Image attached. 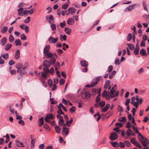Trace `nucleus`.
<instances>
[{"label": "nucleus", "instance_id": "f257e3e1", "mask_svg": "<svg viewBox=\"0 0 149 149\" xmlns=\"http://www.w3.org/2000/svg\"><path fill=\"white\" fill-rule=\"evenodd\" d=\"M102 78V77L101 76L97 77L93 80L91 84H87L85 86L88 87L94 86L97 84L98 81L101 80Z\"/></svg>", "mask_w": 149, "mask_h": 149}, {"label": "nucleus", "instance_id": "f03ea898", "mask_svg": "<svg viewBox=\"0 0 149 149\" xmlns=\"http://www.w3.org/2000/svg\"><path fill=\"white\" fill-rule=\"evenodd\" d=\"M139 142L141 143L142 145L144 147L146 146L149 143L148 139L144 137H142L141 139H139Z\"/></svg>", "mask_w": 149, "mask_h": 149}, {"label": "nucleus", "instance_id": "7ed1b4c3", "mask_svg": "<svg viewBox=\"0 0 149 149\" xmlns=\"http://www.w3.org/2000/svg\"><path fill=\"white\" fill-rule=\"evenodd\" d=\"M116 92V90L113 89V87H112L111 90L110 91V95L111 98H113L114 96L117 97L118 95L119 91L116 92L115 95L114 94V93Z\"/></svg>", "mask_w": 149, "mask_h": 149}, {"label": "nucleus", "instance_id": "20e7f679", "mask_svg": "<svg viewBox=\"0 0 149 149\" xmlns=\"http://www.w3.org/2000/svg\"><path fill=\"white\" fill-rule=\"evenodd\" d=\"M76 10L73 7H70L68 9V13H66V14L67 15H68L70 13L72 15H73L76 12Z\"/></svg>", "mask_w": 149, "mask_h": 149}, {"label": "nucleus", "instance_id": "39448f33", "mask_svg": "<svg viewBox=\"0 0 149 149\" xmlns=\"http://www.w3.org/2000/svg\"><path fill=\"white\" fill-rule=\"evenodd\" d=\"M91 96V94L88 91L83 93L81 95L82 97L84 99H87L89 98Z\"/></svg>", "mask_w": 149, "mask_h": 149}, {"label": "nucleus", "instance_id": "423d86ee", "mask_svg": "<svg viewBox=\"0 0 149 149\" xmlns=\"http://www.w3.org/2000/svg\"><path fill=\"white\" fill-rule=\"evenodd\" d=\"M58 40V38H54L53 37L50 36L48 39L49 42V43H54L57 42Z\"/></svg>", "mask_w": 149, "mask_h": 149}, {"label": "nucleus", "instance_id": "0eeeda50", "mask_svg": "<svg viewBox=\"0 0 149 149\" xmlns=\"http://www.w3.org/2000/svg\"><path fill=\"white\" fill-rule=\"evenodd\" d=\"M118 138V136L115 132H114L110 134V139L111 140H114Z\"/></svg>", "mask_w": 149, "mask_h": 149}, {"label": "nucleus", "instance_id": "6e6552de", "mask_svg": "<svg viewBox=\"0 0 149 149\" xmlns=\"http://www.w3.org/2000/svg\"><path fill=\"white\" fill-rule=\"evenodd\" d=\"M139 98L138 97V96H136V102H134L133 103H131L132 104L134 105L136 107V108H137L138 107V103H139L141 104V102L143 100L141 98L140 99V102L139 101Z\"/></svg>", "mask_w": 149, "mask_h": 149}, {"label": "nucleus", "instance_id": "1a4fd4ad", "mask_svg": "<svg viewBox=\"0 0 149 149\" xmlns=\"http://www.w3.org/2000/svg\"><path fill=\"white\" fill-rule=\"evenodd\" d=\"M51 65L50 62L48 60H45L43 61V65L46 68L49 67Z\"/></svg>", "mask_w": 149, "mask_h": 149}, {"label": "nucleus", "instance_id": "9d476101", "mask_svg": "<svg viewBox=\"0 0 149 149\" xmlns=\"http://www.w3.org/2000/svg\"><path fill=\"white\" fill-rule=\"evenodd\" d=\"M15 143L16 145L18 147H25V146H24L23 143L20 142L18 140H15Z\"/></svg>", "mask_w": 149, "mask_h": 149}, {"label": "nucleus", "instance_id": "9b49d317", "mask_svg": "<svg viewBox=\"0 0 149 149\" xmlns=\"http://www.w3.org/2000/svg\"><path fill=\"white\" fill-rule=\"evenodd\" d=\"M54 54L51 53L50 52L45 53V56L47 59H49L51 58L53 56Z\"/></svg>", "mask_w": 149, "mask_h": 149}, {"label": "nucleus", "instance_id": "f8f14e48", "mask_svg": "<svg viewBox=\"0 0 149 149\" xmlns=\"http://www.w3.org/2000/svg\"><path fill=\"white\" fill-rule=\"evenodd\" d=\"M69 129L68 127H65L63 128L62 131V134L63 135L67 136L69 132Z\"/></svg>", "mask_w": 149, "mask_h": 149}, {"label": "nucleus", "instance_id": "ddd939ff", "mask_svg": "<svg viewBox=\"0 0 149 149\" xmlns=\"http://www.w3.org/2000/svg\"><path fill=\"white\" fill-rule=\"evenodd\" d=\"M74 22V19L72 18H69L67 21V23L69 25H73Z\"/></svg>", "mask_w": 149, "mask_h": 149}, {"label": "nucleus", "instance_id": "4468645a", "mask_svg": "<svg viewBox=\"0 0 149 149\" xmlns=\"http://www.w3.org/2000/svg\"><path fill=\"white\" fill-rule=\"evenodd\" d=\"M139 46L138 45V43H137L136 45L134 51V54L136 55H138L139 54Z\"/></svg>", "mask_w": 149, "mask_h": 149}, {"label": "nucleus", "instance_id": "2eb2a0df", "mask_svg": "<svg viewBox=\"0 0 149 149\" xmlns=\"http://www.w3.org/2000/svg\"><path fill=\"white\" fill-rule=\"evenodd\" d=\"M26 67H25L22 68V69L20 70V71H19V72H17L19 73L21 75L22 74H24L26 72Z\"/></svg>", "mask_w": 149, "mask_h": 149}, {"label": "nucleus", "instance_id": "dca6fc26", "mask_svg": "<svg viewBox=\"0 0 149 149\" xmlns=\"http://www.w3.org/2000/svg\"><path fill=\"white\" fill-rule=\"evenodd\" d=\"M80 63L81 65L84 67H87L88 64V62L85 60H81Z\"/></svg>", "mask_w": 149, "mask_h": 149}, {"label": "nucleus", "instance_id": "f3484780", "mask_svg": "<svg viewBox=\"0 0 149 149\" xmlns=\"http://www.w3.org/2000/svg\"><path fill=\"white\" fill-rule=\"evenodd\" d=\"M107 92L105 90H104L103 92H102L101 96L103 97H106V98H108V99H109V91H108V96H107Z\"/></svg>", "mask_w": 149, "mask_h": 149}, {"label": "nucleus", "instance_id": "a211bd4d", "mask_svg": "<svg viewBox=\"0 0 149 149\" xmlns=\"http://www.w3.org/2000/svg\"><path fill=\"white\" fill-rule=\"evenodd\" d=\"M110 104H107L106 106L101 110V112H105L109 108Z\"/></svg>", "mask_w": 149, "mask_h": 149}, {"label": "nucleus", "instance_id": "6ab92c4d", "mask_svg": "<svg viewBox=\"0 0 149 149\" xmlns=\"http://www.w3.org/2000/svg\"><path fill=\"white\" fill-rule=\"evenodd\" d=\"M50 49V46L49 45H47L46 46L44 49L43 50V53L45 54L49 52V50Z\"/></svg>", "mask_w": 149, "mask_h": 149}, {"label": "nucleus", "instance_id": "aec40b11", "mask_svg": "<svg viewBox=\"0 0 149 149\" xmlns=\"http://www.w3.org/2000/svg\"><path fill=\"white\" fill-rule=\"evenodd\" d=\"M20 56V51L19 49H17L16 50L15 52V58L16 59H19Z\"/></svg>", "mask_w": 149, "mask_h": 149}, {"label": "nucleus", "instance_id": "412c9836", "mask_svg": "<svg viewBox=\"0 0 149 149\" xmlns=\"http://www.w3.org/2000/svg\"><path fill=\"white\" fill-rule=\"evenodd\" d=\"M100 91L101 89L100 88L98 92V95L97 96L95 99V101L96 103H98L100 100Z\"/></svg>", "mask_w": 149, "mask_h": 149}, {"label": "nucleus", "instance_id": "4be33fe9", "mask_svg": "<svg viewBox=\"0 0 149 149\" xmlns=\"http://www.w3.org/2000/svg\"><path fill=\"white\" fill-rule=\"evenodd\" d=\"M6 41L7 38L6 37H4L1 40L0 44L3 46L6 43Z\"/></svg>", "mask_w": 149, "mask_h": 149}, {"label": "nucleus", "instance_id": "5701e85b", "mask_svg": "<svg viewBox=\"0 0 149 149\" xmlns=\"http://www.w3.org/2000/svg\"><path fill=\"white\" fill-rule=\"evenodd\" d=\"M49 19L48 20V22L51 24L54 22V20L53 16L52 15H50L49 16Z\"/></svg>", "mask_w": 149, "mask_h": 149}, {"label": "nucleus", "instance_id": "b1692460", "mask_svg": "<svg viewBox=\"0 0 149 149\" xmlns=\"http://www.w3.org/2000/svg\"><path fill=\"white\" fill-rule=\"evenodd\" d=\"M23 8H20L18 9L17 10L18 15L20 16H23L24 15L23 12Z\"/></svg>", "mask_w": 149, "mask_h": 149}, {"label": "nucleus", "instance_id": "393cba45", "mask_svg": "<svg viewBox=\"0 0 149 149\" xmlns=\"http://www.w3.org/2000/svg\"><path fill=\"white\" fill-rule=\"evenodd\" d=\"M38 125L40 126H42L44 124V119L43 117H42L39 118L38 120Z\"/></svg>", "mask_w": 149, "mask_h": 149}, {"label": "nucleus", "instance_id": "a878e982", "mask_svg": "<svg viewBox=\"0 0 149 149\" xmlns=\"http://www.w3.org/2000/svg\"><path fill=\"white\" fill-rule=\"evenodd\" d=\"M16 68L17 69V72H19L20 70L22 68V64L21 63H18L16 65Z\"/></svg>", "mask_w": 149, "mask_h": 149}, {"label": "nucleus", "instance_id": "bb28decb", "mask_svg": "<svg viewBox=\"0 0 149 149\" xmlns=\"http://www.w3.org/2000/svg\"><path fill=\"white\" fill-rule=\"evenodd\" d=\"M56 61V58L54 56L51 58L49 62L51 65H54Z\"/></svg>", "mask_w": 149, "mask_h": 149}, {"label": "nucleus", "instance_id": "cd10ccee", "mask_svg": "<svg viewBox=\"0 0 149 149\" xmlns=\"http://www.w3.org/2000/svg\"><path fill=\"white\" fill-rule=\"evenodd\" d=\"M111 83V81L109 80H108L107 81L105 84V85L104 87V89H107L109 85Z\"/></svg>", "mask_w": 149, "mask_h": 149}, {"label": "nucleus", "instance_id": "c85d7f7f", "mask_svg": "<svg viewBox=\"0 0 149 149\" xmlns=\"http://www.w3.org/2000/svg\"><path fill=\"white\" fill-rule=\"evenodd\" d=\"M45 117L52 120L54 118V116L52 113H49L46 115Z\"/></svg>", "mask_w": 149, "mask_h": 149}, {"label": "nucleus", "instance_id": "c756f323", "mask_svg": "<svg viewBox=\"0 0 149 149\" xmlns=\"http://www.w3.org/2000/svg\"><path fill=\"white\" fill-rule=\"evenodd\" d=\"M8 28L6 26L3 27L1 30V33L2 34L5 33L8 30Z\"/></svg>", "mask_w": 149, "mask_h": 149}, {"label": "nucleus", "instance_id": "7c9ffc66", "mask_svg": "<svg viewBox=\"0 0 149 149\" xmlns=\"http://www.w3.org/2000/svg\"><path fill=\"white\" fill-rule=\"evenodd\" d=\"M99 89L98 88H93L92 90V93L93 95H95L97 93H98Z\"/></svg>", "mask_w": 149, "mask_h": 149}, {"label": "nucleus", "instance_id": "2f4dec72", "mask_svg": "<svg viewBox=\"0 0 149 149\" xmlns=\"http://www.w3.org/2000/svg\"><path fill=\"white\" fill-rule=\"evenodd\" d=\"M64 30L66 33L69 35L70 34L71 32V30L70 29L68 28L65 27V28Z\"/></svg>", "mask_w": 149, "mask_h": 149}, {"label": "nucleus", "instance_id": "473e14b6", "mask_svg": "<svg viewBox=\"0 0 149 149\" xmlns=\"http://www.w3.org/2000/svg\"><path fill=\"white\" fill-rule=\"evenodd\" d=\"M140 54L142 55L143 56L146 55H147V54H146L145 49H141L140 51Z\"/></svg>", "mask_w": 149, "mask_h": 149}, {"label": "nucleus", "instance_id": "72a5a7b5", "mask_svg": "<svg viewBox=\"0 0 149 149\" xmlns=\"http://www.w3.org/2000/svg\"><path fill=\"white\" fill-rule=\"evenodd\" d=\"M12 46V45L10 44H7L5 46V49L6 51H8L11 47Z\"/></svg>", "mask_w": 149, "mask_h": 149}, {"label": "nucleus", "instance_id": "f704fd0d", "mask_svg": "<svg viewBox=\"0 0 149 149\" xmlns=\"http://www.w3.org/2000/svg\"><path fill=\"white\" fill-rule=\"evenodd\" d=\"M120 122H125L126 121V118L125 117L120 118L118 120Z\"/></svg>", "mask_w": 149, "mask_h": 149}, {"label": "nucleus", "instance_id": "c9c22d12", "mask_svg": "<svg viewBox=\"0 0 149 149\" xmlns=\"http://www.w3.org/2000/svg\"><path fill=\"white\" fill-rule=\"evenodd\" d=\"M63 117H62L61 118L59 119V120L58 121V124L60 126H62L64 123V121L63 120Z\"/></svg>", "mask_w": 149, "mask_h": 149}, {"label": "nucleus", "instance_id": "e433bc0d", "mask_svg": "<svg viewBox=\"0 0 149 149\" xmlns=\"http://www.w3.org/2000/svg\"><path fill=\"white\" fill-rule=\"evenodd\" d=\"M8 56L9 55L8 53H6L3 54H2L1 56V57H2L3 58L5 59H7L8 57Z\"/></svg>", "mask_w": 149, "mask_h": 149}, {"label": "nucleus", "instance_id": "4c0bfd02", "mask_svg": "<svg viewBox=\"0 0 149 149\" xmlns=\"http://www.w3.org/2000/svg\"><path fill=\"white\" fill-rule=\"evenodd\" d=\"M35 143V140L33 139H31V149L34 148Z\"/></svg>", "mask_w": 149, "mask_h": 149}, {"label": "nucleus", "instance_id": "58836bf2", "mask_svg": "<svg viewBox=\"0 0 149 149\" xmlns=\"http://www.w3.org/2000/svg\"><path fill=\"white\" fill-rule=\"evenodd\" d=\"M105 104V102L104 101H101L99 103V105L101 108L104 107Z\"/></svg>", "mask_w": 149, "mask_h": 149}, {"label": "nucleus", "instance_id": "ea45409f", "mask_svg": "<svg viewBox=\"0 0 149 149\" xmlns=\"http://www.w3.org/2000/svg\"><path fill=\"white\" fill-rule=\"evenodd\" d=\"M142 4L144 8V10L148 12V11L146 6V3L144 1H143Z\"/></svg>", "mask_w": 149, "mask_h": 149}, {"label": "nucleus", "instance_id": "a19ab883", "mask_svg": "<svg viewBox=\"0 0 149 149\" xmlns=\"http://www.w3.org/2000/svg\"><path fill=\"white\" fill-rule=\"evenodd\" d=\"M133 8L132 5L128 6L125 9V11H131L133 10Z\"/></svg>", "mask_w": 149, "mask_h": 149}, {"label": "nucleus", "instance_id": "79ce46f5", "mask_svg": "<svg viewBox=\"0 0 149 149\" xmlns=\"http://www.w3.org/2000/svg\"><path fill=\"white\" fill-rule=\"evenodd\" d=\"M54 128L56 132L58 133H59L61 132V130L60 127L58 126H56Z\"/></svg>", "mask_w": 149, "mask_h": 149}, {"label": "nucleus", "instance_id": "37998d69", "mask_svg": "<svg viewBox=\"0 0 149 149\" xmlns=\"http://www.w3.org/2000/svg\"><path fill=\"white\" fill-rule=\"evenodd\" d=\"M9 41L10 42H12L14 40V38L13 36L11 34L10 35L9 38Z\"/></svg>", "mask_w": 149, "mask_h": 149}, {"label": "nucleus", "instance_id": "c03bdc74", "mask_svg": "<svg viewBox=\"0 0 149 149\" xmlns=\"http://www.w3.org/2000/svg\"><path fill=\"white\" fill-rule=\"evenodd\" d=\"M60 39L61 41L62 40H65L66 39V36L65 35H63L62 34H61L60 35Z\"/></svg>", "mask_w": 149, "mask_h": 149}, {"label": "nucleus", "instance_id": "a18cd8bd", "mask_svg": "<svg viewBox=\"0 0 149 149\" xmlns=\"http://www.w3.org/2000/svg\"><path fill=\"white\" fill-rule=\"evenodd\" d=\"M127 45L128 46L130 49L131 50H132L134 49V45L131 43L127 44Z\"/></svg>", "mask_w": 149, "mask_h": 149}, {"label": "nucleus", "instance_id": "49530a36", "mask_svg": "<svg viewBox=\"0 0 149 149\" xmlns=\"http://www.w3.org/2000/svg\"><path fill=\"white\" fill-rule=\"evenodd\" d=\"M46 68H43V69L44 70V71L45 73L46 74H47L48 73H50V70L49 69Z\"/></svg>", "mask_w": 149, "mask_h": 149}, {"label": "nucleus", "instance_id": "de8ad7c7", "mask_svg": "<svg viewBox=\"0 0 149 149\" xmlns=\"http://www.w3.org/2000/svg\"><path fill=\"white\" fill-rule=\"evenodd\" d=\"M116 71L115 70H113L111 73V74L109 75V78L111 79L112 78L113 76L116 74Z\"/></svg>", "mask_w": 149, "mask_h": 149}, {"label": "nucleus", "instance_id": "09e8293b", "mask_svg": "<svg viewBox=\"0 0 149 149\" xmlns=\"http://www.w3.org/2000/svg\"><path fill=\"white\" fill-rule=\"evenodd\" d=\"M15 42L16 46L20 45H21V42L20 40L19 39H17L15 41Z\"/></svg>", "mask_w": 149, "mask_h": 149}, {"label": "nucleus", "instance_id": "8fccbe9b", "mask_svg": "<svg viewBox=\"0 0 149 149\" xmlns=\"http://www.w3.org/2000/svg\"><path fill=\"white\" fill-rule=\"evenodd\" d=\"M47 82H48V84L49 86L50 87H52V83H53L52 80L50 79H49L48 80Z\"/></svg>", "mask_w": 149, "mask_h": 149}, {"label": "nucleus", "instance_id": "3c124183", "mask_svg": "<svg viewBox=\"0 0 149 149\" xmlns=\"http://www.w3.org/2000/svg\"><path fill=\"white\" fill-rule=\"evenodd\" d=\"M113 67L112 65H110L108 68L107 70L108 72L110 74V72L113 70Z\"/></svg>", "mask_w": 149, "mask_h": 149}, {"label": "nucleus", "instance_id": "603ef678", "mask_svg": "<svg viewBox=\"0 0 149 149\" xmlns=\"http://www.w3.org/2000/svg\"><path fill=\"white\" fill-rule=\"evenodd\" d=\"M120 63L119 59L118 58H116L115 61V64L116 65H119Z\"/></svg>", "mask_w": 149, "mask_h": 149}, {"label": "nucleus", "instance_id": "864d4df0", "mask_svg": "<svg viewBox=\"0 0 149 149\" xmlns=\"http://www.w3.org/2000/svg\"><path fill=\"white\" fill-rule=\"evenodd\" d=\"M50 26L52 31H55L56 30V25L55 24H51Z\"/></svg>", "mask_w": 149, "mask_h": 149}, {"label": "nucleus", "instance_id": "5fc2aeb1", "mask_svg": "<svg viewBox=\"0 0 149 149\" xmlns=\"http://www.w3.org/2000/svg\"><path fill=\"white\" fill-rule=\"evenodd\" d=\"M132 34L131 33H129L128 34L127 37V40L128 41H130L132 39Z\"/></svg>", "mask_w": 149, "mask_h": 149}, {"label": "nucleus", "instance_id": "6e6d98bb", "mask_svg": "<svg viewBox=\"0 0 149 149\" xmlns=\"http://www.w3.org/2000/svg\"><path fill=\"white\" fill-rule=\"evenodd\" d=\"M111 144L113 146V147H117L118 146V143L116 142H111Z\"/></svg>", "mask_w": 149, "mask_h": 149}, {"label": "nucleus", "instance_id": "4d7b16f0", "mask_svg": "<svg viewBox=\"0 0 149 149\" xmlns=\"http://www.w3.org/2000/svg\"><path fill=\"white\" fill-rule=\"evenodd\" d=\"M131 5L132 6L133 9L139 7L140 6V4L139 3H135Z\"/></svg>", "mask_w": 149, "mask_h": 149}, {"label": "nucleus", "instance_id": "13d9d810", "mask_svg": "<svg viewBox=\"0 0 149 149\" xmlns=\"http://www.w3.org/2000/svg\"><path fill=\"white\" fill-rule=\"evenodd\" d=\"M40 74H41V76L42 77L44 78L45 79H46L47 78V75L46 74L44 73L43 72H40L39 73V74L40 75Z\"/></svg>", "mask_w": 149, "mask_h": 149}, {"label": "nucleus", "instance_id": "bf43d9fd", "mask_svg": "<svg viewBox=\"0 0 149 149\" xmlns=\"http://www.w3.org/2000/svg\"><path fill=\"white\" fill-rule=\"evenodd\" d=\"M70 112L72 113L75 111V107L74 106H73L70 109Z\"/></svg>", "mask_w": 149, "mask_h": 149}, {"label": "nucleus", "instance_id": "052dcab7", "mask_svg": "<svg viewBox=\"0 0 149 149\" xmlns=\"http://www.w3.org/2000/svg\"><path fill=\"white\" fill-rule=\"evenodd\" d=\"M124 143L125 144L126 146L127 147L130 146L131 145L130 142L127 141H124Z\"/></svg>", "mask_w": 149, "mask_h": 149}, {"label": "nucleus", "instance_id": "680f3d73", "mask_svg": "<svg viewBox=\"0 0 149 149\" xmlns=\"http://www.w3.org/2000/svg\"><path fill=\"white\" fill-rule=\"evenodd\" d=\"M6 140L5 141V142L6 143H8L10 140V137L8 134H7L6 135Z\"/></svg>", "mask_w": 149, "mask_h": 149}, {"label": "nucleus", "instance_id": "e2e57ef3", "mask_svg": "<svg viewBox=\"0 0 149 149\" xmlns=\"http://www.w3.org/2000/svg\"><path fill=\"white\" fill-rule=\"evenodd\" d=\"M27 26L25 24H22L20 25V27L22 30H24Z\"/></svg>", "mask_w": 149, "mask_h": 149}, {"label": "nucleus", "instance_id": "0e129e2a", "mask_svg": "<svg viewBox=\"0 0 149 149\" xmlns=\"http://www.w3.org/2000/svg\"><path fill=\"white\" fill-rule=\"evenodd\" d=\"M68 4L67 3H65L62 6L63 9H66L68 7Z\"/></svg>", "mask_w": 149, "mask_h": 149}, {"label": "nucleus", "instance_id": "69168bd1", "mask_svg": "<svg viewBox=\"0 0 149 149\" xmlns=\"http://www.w3.org/2000/svg\"><path fill=\"white\" fill-rule=\"evenodd\" d=\"M65 23L64 21H63V22H61L59 24V26L61 28H64L65 25Z\"/></svg>", "mask_w": 149, "mask_h": 149}, {"label": "nucleus", "instance_id": "338daca9", "mask_svg": "<svg viewBox=\"0 0 149 149\" xmlns=\"http://www.w3.org/2000/svg\"><path fill=\"white\" fill-rule=\"evenodd\" d=\"M137 142V141H136V139L135 138H132L131 140V142L134 144H135Z\"/></svg>", "mask_w": 149, "mask_h": 149}, {"label": "nucleus", "instance_id": "774afa93", "mask_svg": "<svg viewBox=\"0 0 149 149\" xmlns=\"http://www.w3.org/2000/svg\"><path fill=\"white\" fill-rule=\"evenodd\" d=\"M20 37L23 40H25L26 39V37L24 34H22L21 35Z\"/></svg>", "mask_w": 149, "mask_h": 149}]
</instances>
